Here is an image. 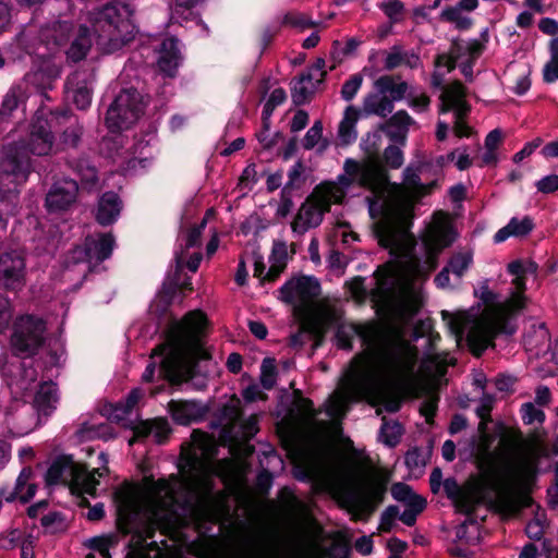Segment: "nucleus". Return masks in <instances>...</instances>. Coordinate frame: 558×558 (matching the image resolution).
<instances>
[{
	"label": "nucleus",
	"mask_w": 558,
	"mask_h": 558,
	"mask_svg": "<svg viewBox=\"0 0 558 558\" xmlns=\"http://www.w3.org/2000/svg\"><path fill=\"white\" fill-rule=\"evenodd\" d=\"M537 461L523 460L515 469L514 493L499 496L498 499L492 497L490 492L496 486L488 482L474 481L466 487H461L454 477H447L444 483V490L459 513L471 515L476 509L486 505L490 509L507 514H517L522 509L529 508L533 504L532 493L538 477Z\"/></svg>",
	"instance_id": "1"
},
{
	"label": "nucleus",
	"mask_w": 558,
	"mask_h": 558,
	"mask_svg": "<svg viewBox=\"0 0 558 558\" xmlns=\"http://www.w3.org/2000/svg\"><path fill=\"white\" fill-rule=\"evenodd\" d=\"M361 338L366 345L379 342L378 359L384 372L391 378L402 380L414 371L417 362V349L407 342L396 327L379 328L375 325L340 324L335 332L337 345L343 350L352 349L353 336Z\"/></svg>",
	"instance_id": "2"
},
{
	"label": "nucleus",
	"mask_w": 558,
	"mask_h": 558,
	"mask_svg": "<svg viewBox=\"0 0 558 558\" xmlns=\"http://www.w3.org/2000/svg\"><path fill=\"white\" fill-rule=\"evenodd\" d=\"M207 324V316L201 310L186 313L183 325H175L170 339L174 352L159 364L160 376L171 386H181L195 377V364L184 362L185 355H192L198 361L211 359V354L203 347L202 333Z\"/></svg>",
	"instance_id": "3"
},
{
	"label": "nucleus",
	"mask_w": 558,
	"mask_h": 558,
	"mask_svg": "<svg viewBox=\"0 0 558 558\" xmlns=\"http://www.w3.org/2000/svg\"><path fill=\"white\" fill-rule=\"evenodd\" d=\"M133 9L120 0L109 1L89 12L96 44L105 53H113L129 45L136 35Z\"/></svg>",
	"instance_id": "4"
},
{
	"label": "nucleus",
	"mask_w": 558,
	"mask_h": 558,
	"mask_svg": "<svg viewBox=\"0 0 558 558\" xmlns=\"http://www.w3.org/2000/svg\"><path fill=\"white\" fill-rule=\"evenodd\" d=\"M390 476L387 473L375 474L366 482L348 486L340 493L342 506L352 514L353 520L367 521L385 500Z\"/></svg>",
	"instance_id": "5"
},
{
	"label": "nucleus",
	"mask_w": 558,
	"mask_h": 558,
	"mask_svg": "<svg viewBox=\"0 0 558 558\" xmlns=\"http://www.w3.org/2000/svg\"><path fill=\"white\" fill-rule=\"evenodd\" d=\"M145 102L136 88H123L111 102L105 116L109 132L120 133L130 129L144 114Z\"/></svg>",
	"instance_id": "6"
},
{
	"label": "nucleus",
	"mask_w": 558,
	"mask_h": 558,
	"mask_svg": "<svg viewBox=\"0 0 558 558\" xmlns=\"http://www.w3.org/2000/svg\"><path fill=\"white\" fill-rule=\"evenodd\" d=\"M46 323L32 314L16 317L12 326L10 344L17 357H31L38 353L45 343Z\"/></svg>",
	"instance_id": "7"
},
{
	"label": "nucleus",
	"mask_w": 558,
	"mask_h": 558,
	"mask_svg": "<svg viewBox=\"0 0 558 558\" xmlns=\"http://www.w3.org/2000/svg\"><path fill=\"white\" fill-rule=\"evenodd\" d=\"M33 155L23 142H11L0 149V180L14 185L25 184L35 171Z\"/></svg>",
	"instance_id": "8"
},
{
	"label": "nucleus",
	"mask_w": 558,
	"mask_h": 558,
	"mask_svg": "<svg viewBox=\"0 0 558 558\" xmlns=\"http://www.w3.org/2000/svg\"><path fill=\"white\" fill-rule=\"evenodd\" d=\"M56 136V151L77 149L82 143L84 128L78 117L70 108L51 110V120Z\"/></svg>",
	"instance_id": "9"
},
{
	"label": "nucleus",
	"mask_w": 558,
	"mask_h": 558,
	"mask_svg": "<svg viewBox=\"0 0 558 558\" xmlns=\"http://www.w3.org/2000/svg\"><path fill=\"white\" fill-rule=\"evenodd\" d=\"M114 500L118 504L116 523L120 534L124 536L133 534L140 544L144 543L147 537L154 536V531L144 536L143 532L138 530L141 509L129 488L116 490Z\"/></svg>",
	"instance_id": "10"
},
{
	"label": "nucleus",
	"mask_w": 558,
	"mask_h": 558,
	"mask_svg": "<svg viewBox=\"0 0 558 558\" xmlns=\"http://www.w3.org/2000/svg\"><path fill=\"white\" fill-rule=\"evenodd\" d=\"M51 120V110H37L29 124V133L23 144L34 156H47L56 151V136Z\"/></svg>",
	"instance_id": "11"
},
{
	"label": "nucleus",
	"mask_w": 558,
	"mask_h": 558,
	"mask_svg": "<svg viewBox=\"0 0 558 558\" xmlns=\"http://www.w3.org/2000/svg\"><path fill=\"white\" fill-rule=\"evenodd\" d=\"M279 300L288 305L307 306L320 295L322 289L318 279L314 276L301 275L287 280L278 290Z\"/></svg>",
	"instance_id": "12"
},
{
	"label": "nucleus",
	"mask_w": 558,
	"mask_h": 558,
	"mask_svg": "<svg viewBox=\"0 0 558 558\" xmlns=\"http://www.w3.org/2000/svg\"><path fill=\"white\" fill-rule=\"evenodd\" d=\"M26 284V263L22 253L11 250L0 253V289L17 293Z\"/></svg>",
	"instance_id": "13"
},
{
	"label": "nucleus",
	"mask_w": 558,
	"mask_h": 558,
	"mask_svg": "<svg viewBox=\"0 0 558 558\" xmlns=\"http://www.w3.org/2000/svg\"><path fill=\"white\" fill-rule=\"evenodd\" d=\"M61 75V68L50 59H44L33 65L25 74L24 80L38 94L50 100L48 92L56 87Z\"/></svg>",
	"instance_id": "14"
},
{
	"label": "nucleus",
	"mask_w": 558,
	"mask_h": 558,
	"mask_svg": "<svg viewBox=\"0 0 558 558\" xmlns=\"http://www.w3.org/2000/svg\"><path fill=\"white\" fill-rule=\"evenodd\" d=\"M391 189L395 197L391 204V215L396 222L404 230H410L414 219V193H410L404 183L385 181Z\"/></svg>",
	"instance_id": "15"
},
{
	"label": "nucleus",
	"mask_w": 558,
	"mask_h": 558,
	"mask_svg": "<svg viewBox=\"0 0 558 558\" xmlns=\"http://www.w3.org/2000/svg\"><path fill=\"white\" fill-rule=\"evenodd\" d=\"M78 184L75 180L57 181L46 194L45 206L49 213L65 211L76 202Z\"/></svg>",
	"instance_id": "16"
},
{
	"label": "nucleus",
	"mask_w": 558,
	"mask_h": 558,
	"mask_svg": "<svg viewBox=\"0 0 558 558\" xmlns=\"http://www.w3.org/2000/svg\"><path fill=\"white\" fill-rule=\"evenodd\" d=\"M168 409L172 420L183 426L201 422L208 412V407L197 400H171Z\"/></svg>",
	"instance_id": "17"
},
{
	"label": "nucleus",
	"mask_w": 558,
	"mask_h": 558,
	"mask_svg": "<svg viewBox=\"0 0 558 558\" xmlns=\"http://www.w3.org/2000/svg\"><path fill=\"white\" fill-rule=\"evenodd\" d=\"M157 52V65L159 71L168 77H175L178 74V69L183 60L179 49V39L173 36L166 37L160 43Z\"/></svg>",
	"instance_id": "18"
},
{
	"label": "nucleus",
	"mask_w": 558,
	"mask_h": 558,
	"mask_svg": "<svg viewBox=\"0 0 558 558\" xmlns=\"http://www.w3.org/2000/svg\"><path fill=\"white\" fill-rule=\"evenodd\" d=\"M344 198L345 191L339 187L333 181L320 182L310 194V199L313 201L318 213L322 214L323 220L325 214L331 210V205L342 204Z\"/></svg>",
	"instance_id": "19"
},
{
	"label": "nucleus",
	"mask_w": 558,
	"mask_h": 558,
	"mask_svg": "<svg viewBox=\"0 0 558 558\" xmlns=\"http://www.w3.org/2000/svg\"><path fill=\"white\" fill-rule=\"evenodd\" d=\"M28 96L22 84L12 85L2 98L0 105V128L13 121L15 113L25 107Z\"/></svg>",
	"instance_id": "20"
},
{
	"label": "nucleus",
	"mask_w": 558,
	"mask_h": 558,
	"mask_svg": "<svg viewBox=\"0 0 558 558\" xmlns=\"http://www.w3.org/2000/svg\"><path fill=\"white\" fill-rule=\"evenodd\" d=\"M121 210L122 201L120 196L113 191L105 192L98 199L95 220L102 227L111 226L118 220Z\"/></svg>",
	"instance_id": "21"
},
{
	"label": "nucleus",
	"mask_w": 558,
	"mask_h": 558,
	"mask_svg": "<svg viewBox=\"0 0 558 558\" xmlns=\"http://www.w3.org/2000/svg\"><path fill=\"white\" fill-rule=\"evenodd\" d=\"M80 463L74 462L72 456L61 454L57 457L48 468L45 481L48 486H54L61 483H66V477L73 482V475Z\"/></svg>",
	"instance_id": "22"
},
{
	"label": "nucleus",
	"mask_w": 558,
	"mask_h": 558,
	"mask_svg": "<svg viewBox=\"0 0 558 558\" xmlns=\"http://www.w3.org/2000/svg\"><path fill=\"white\" fill-rule=\"evenodd\" d=\"M93 46L92 33L86 25H80L72 35L70 46L65 50L66 58L73 63L84 60Z\"/></svg>",
	"instance_id": "23"
},
{
	"label": "nucleus",
	"mask_w": 558,
	"mask_h": 558,
	"mask_svg": "<svg viewBox=\"0 0 558 558\" xmlns=\"http://www.w3.org/2000/svg\"><path fill=\"white\" fill-rule=\"evenodd\" d=\"M323 222L322 214L318 213L310 195L304 203L300 206L298 214L291 222L293 232L303 234L311 228H316Z\"/></svg>",
	"instance_id": "24"
},
{
	"label": "nucleus",
	"mask_w": 558,
	"mask_h": 558,
	"mask_svg": "<svg viewBox=\"0 0 558 558\" xmlns=\"http://www.w3.org/2000/svg\"><path fill=\"white\" fill-rule=\"evenodd\" d=\"M85 242L90 252V257L96 264L108 259L113 252L116 240L111 232L98 233L96 236L87 235Z\"/></svg>",
	"instance_id": "25"
},
{
	"label": "nucleus",
	"mask_w": 558,
	"mask_h": 558,
	"mask_svg": "<svg viewBox=\"0 0 558 558\" xmlns=\"http://www.w3.org/2000/svg\"><path fill=\"white\" fill-rule=\"evenodd\" d=\"M494 336L483 323L474 324L466 333V342L471 353L480 357L488 347L494 345Z\"/></svg>",
	"instance_id": "26"
},
{
	"label": "nucleus",
	"mask_w": 558,
	"mask_h": 558,
	"mask_svg": "<svg viewBox=\"0 0 558 558\" xmlns=\"http://www.w3.org/2000/svg\"><path fill=\"white\" fill-rule=\"evenodd\" d=\"M99 484V480L89 472L88 465L80 463V466L74 471L71 489L73 494H87L92 497H96L97 486Z\"/></svg>",
	"instance_id": "27"
},
{
	"label": "nucleus",
	"mask_w": 558,
	"mask_h": 558,
	"mask_svg": "<svg viewBox=\"0 0 558 558\" xmlns=\"http://www.w3.org/2000/svg\"><path fill=\"white\" fill-rule=\"evenodd\" d=\"M57 401V388L52 384H43L36 391L32 408L39 416H49L53 410V403Z\"/></svg>",
	"instance_id": "28"
},
{
	"label": "nucleus",
	"mask_w": 558,
	"mask_h": 558,
	"mask_svg": "<svg viewBox=\"0 0 558 558\" xmlns=\"http://www.w3.org/2000/svg\"><path fill=\"white\" fill-rule=\"evenodd\" d=\"M331 323L332 318L330 316H312L305 319L301 324L300 328L304 331L308 339L314 340V347L317 348L323 344Z\"/></svg>",
	"instance_id": "29"
},
{
	"label": "nucleus",
	"mask_w": 558,
	"mask_h": 558,
	"mask_svg": "<svg viewBox=\"0 0 558 558\" xmlns=\"http://www.w3.org/2000/svg\"><path fill=\"white\" fill-rule=\"evenodd\" d=\"M374 88L379 94H386L392 100L400 101L405 97L409 85L405 81L396 83L392 75H381L374 82Z\"/></svg>",
	"instance_id": "30"
},
{
	"label": "nucleus",
	"mask_w": 558,
	"mask_h": 558,
	"mask_svg": "<svg viewBox=\"0 0 558 558\" xmlns=\"http://www.w3.org/2000/svg\"><path fill=\"white\" fill-rule=\"evenodd\" d=\"M359 110L353 107H347L344 116L339 123L338 135L342 144L349 145L355 142L357 133L355 131V124L359 120Z\"/></svg>",
	"instance_id": "31"
},
{
	"label": "nucleus",
	"mask_w": 558,
	"mask_h": 558,
	"mask_svg": "<svg viewBox=\"0 0 558 558\" xmlns=\"http://www.w3.org/2000/svg\"><path fill=\"white\" fill-rule=\"evenodd\" d=\"M376 181H388V171L377 163H367L362 167L355 182L362 187H371Z\"/></svg>",
	"instance_id": "32"
},
{
	"label": "nucleus",
	"mask_w": 558,
	"mask_h": 558,
	"mask_svg": "<svg viewBox=\"0 0 558 558\" xmlns=\"http://www.w3.org/2000/svg\"><path fill=\"white\" fill-rule=\"evenodd\" d=\"M175 325H183V318L178 320L175 317L171 316V322L168 324V327L163 331L165 342L157 344L151 350L150 359L155 356L162 357L160 364L174 352L175 348L170 339V335Z\"/></svg>",
	"instance_id": "33"
},
{
	"label": "nucleus",
	"mask_w": 558,
	"mask_h": 558,
	"mask_svg": "<svg viewBox=\"0 0 558 558\" xmlns=\"http://www.w3.org/2000/svg\"><path fill=\"white\" fill-rule=\"evenodd\" d=\"M427 506V501L424 497H415L412 502L405 505L404 511L397 518L407 526H414L417 520V515L421 514Z\"/></svg>",
	"instance_id": "34"
},
{
	"label": "nucleus",
	"mask_w": 558,
	"mask_h": 558,
	"mask_svg": "<svg viewBox=\"0 0 558 558\" xmlns=\"http://www.w3.org/2000/svg\"><path fill=\"white\" fill-rule=\"evenodd\" d=\"M374 235L379 246L390 248L397 244V231L391 223H376L374 227Z\"/></svg>",
	"instance_id": "35"
},
{
	"label": "nucleus",
	"mask_w": 558,
	"mask_h": 558,
	"mask_svg": "<svg viewBox=\"0 0 558 558\" xmlns=\"http://www.w3.org/2000/svg\"><path fill=\"white\" fill-rule=\"evenodd\" d=\"M379 10L388 17L391 25L403 21L404 3L400 0H387L378 4Z\"/></svg>",
	"instance_id": "36"
},
{
	"label": "nucleus",
	"mask_w": 558,
	"mask_h": 558,
	"mask_svg": "<svg viewBox=\"0 0 558 558\" xmlns=\"http://www.w3.org/2000/svg\"><path fill=\"white\" fill-rule=\"evenodd\" d=\"M543 80L545 83L558 80V36L550 40V61L544 66Z\"/></svg>",
	"instance_id": "37"
},
{
	"label": "nucleus",
	"mask_w": 558,
	"mask_h": 558,
	"mask_svg": "<svg viewBox=\"0 0 558 558\" xmlns=\"http://www.w3.org/2000/svg\"><path fill=\"white\" fill-rule=\"evenodd\" d=\"M403 433V427L398 422H388L386 418L383 420V425L380 427V434L384 437L385 445L389 447H395L400 441V438Z\"/></svg>",
	"instance_id": "38"
},
{
	"label": "nucleus",
	"mask_w": 558,
	"mask_h": 558,
	"mask_svg": "<svg viewBox=\"0 0 558 558\" xmlns=\"http://www.w3.org/2000/svg\"><path fill=\"white\" fill-rule=\"evenodd\" d=\"M440 20L454 23L459 31L470 29L473 25L472 19L462 16L459 9L446 7L440 13Z\"/></svg>",
	"instance_id": "39"
},
{
	"label": "nucleus",
	"mask_w": 558,
	"mask_h": 558,
	"mask_svg": "<svg viewBox=\"0 0 558 558\" xmlns=\"http://www.w3.org/2000/svg\"><path fill=\"white\" fill-rule=\"evenodd\" d=\"M441 318L447 323L450 331L458 337H461L469 323V317L465 314L453 315L448 311H441Z\"/></svg>",
	"instance_id": "40"
},
{
	"label": "nucleus",
	"mask_w": 558,
	"mask_h": 558,
	"mask_svg": "<svg viewBox=\"0 0 558 558\" xmlns=\"http://www.w3.org/2000/svg\"><path fill=\"white\" fill-rule=\"evenodd\" d=\"M277 368L275 359L266 357L260 366V384L264 389L271 390L276 385Z\"/></svg>",
	"instance_id": "41"
},
{
	"label": "nucleus",
	"mask_w": 558,
	"mask_h": 558,
	"mask_svg": "<svg viewBox=\"0 0 558 558\" xmlns=\"http://www.w3.org/2000/svg\"><path fill=\"white\" fill-rule=\"evenodd\" d=\"M375 379L371 371H360L353 375L352 387L359 393H368L374 388Z\"/></svg>",
	"instance_id": "42"
},
{
	"label": "nucleus",
	"mask_w": 558,
	"mask_h": 558,
	"mask_svg": "<svg viewBox=\"0 0 558 558\" xmlns=\"http://www.w3.org/2000/svg\"><path fill=\"white\" fill-rule=\"evenodd\" d=\"M204 1L205 0H174L172 14L185 21L192 20L195 17L194 9Z\"/></svg>",
	"instance_id": "43"
},
{
	"label": "nucleus",
	"mask_w": 558,
	"mask_h": 558,
	"mask_svg": "<svg viewBox=\"0 0 558 558\" xmlns=\"http://www.w3.org/2000/svg\"><path fill=\"white\" fill-rule=\"evenodd\" d=\"M116 544L112 536L102 535L95 536L88 539L87 547L96 550L102 558H112L110 548Z\"/></svg>",
	"instance_id": "44"
},
{
	"label": "nucleus",
	"mask_w": 558,
	"mask_h": 558,
	"mask_svg": "<svg viewBox=\"0 0 558 558\" xmlns=\"http://www.w3.org/2000/svg\"><path fill=\"white\" fill-rule=\"evenodd\" d=\"M465 87L460 81H454L450 86V92L446 93L454 104L458 105V110L456 114L458 118H461L463 114H466L470 111V107L466 102L460 101V98L464 97Z\"/></svg>",
	"instance_id": "45"
},
{
	"label": "nucleus",
	"mask_w": 558,
	"mask_h": 558,
	"mask_svg": "<svg viewBox=\"0 0 558 558\" xmlns=\"http://www.w3.org/2000/svg\"><path fill=\"white\" fill-rule=\"evenodd\" d=\"M512 236L521 238L530 234L534 229L535 225L530 216H524L522 219L513 217L508 222Z\"/></svg>",
	"instance_id": "46"
},
{
	"label": "nucleus",
	"mask_w": 558,
	"mask_h": 558,
	"mask_svg": "<svg viewBox=\"0 0 558 558\" xmlns=\"http://www.w3.org/2000/svg\"><path fill=\"white\" fill-rule=\"evenodd\" d=\"M390 493L395 500L403 502L404 505L412 502L415 497H421L413 492L410 485L402 482L393 483L391 485Z\"/></svg>",
	"instance_id": "47"
},
{
	"label": "nucleus",
	"mask_w": 558,
	"mask_h": 558,
	"mask_svg": "<svg viewBox=\"0 0 558 558\" xmlns=\"http://www.w3.org/2000/svg\"><path fill=\"white\" fill-rule=\"evenodd\" d=\"M33 476V469L31 466H24L15 481L14 489L9 493L8 497H5V501L12 502L16 500L17 496L21 495V492L29 484L28 482Z\"/></svg>",
	"instance_id": "48"
},
{
	"label": "nucleus",
	"mask_w": 558,
	"mask_h": 558,
	"mask_svg": "<svg viewBox=\"0 0 558 558\" xmlns=\"http://www.w3.org/2000/svg\"><path fill=\"white\" fill-rule=\"evenodd\" d=\"M385 165L391 169H399L404 162L403 151L397 145H388L383 153Z\"/></svg>",
	"instance_id": "49"
},
{
	"label": "nucleus",
	"mask_w": 558,
	"mask_h": 558,
	"mask_svg": "<svg viewBox=\"0 0 558 558\" xmlns=\"http://www.w3.org/2000/svg\"><path fill=\"white\" fill-rule=\"evenodd\" d=\"M521 416L524 424L530 425L535 422L543 424L546 415L543 410L537 409L533 403L526 402L521 407Z\"/></svg>",
	"instance_id": "50"
},
{
	"label": "nucleus",
	"mask_w": 558,
	"mask_h": 558,
	"mask_svg": "<svg viewBox=\"0 0 558 558\" xmlns=\"http://www.w3.org/2000/svg\"><path fill=\"white\" fill-rule=\"evenodd\" d=\"M413 124H415V120L404 109L398 110L386 122H384V126L386 128L391 129V126H393L402 130H409Z\"/></svg>",
	"instance_id": "51"
},
{
	"label": "nucleus",
	"mask_w": 558,
	"mask_h": 558,
	"mask_svg": "<svg viewBox=\"0 0 558 558\" xmlns=\"http://www.w3.org/2000/svg\"><path fill=\"white\" fill-rule=\"evenodd\" d=\"M282 25H289L303 31L315 27L317 23L312 21L305 14L288 12L282 19Z\"/></svg>",
	"instance_id": "52"
},
{
	"label": "nucleus",
	"mask_w": 558,
	"mask_h": 558,
	"mask_svg": "<svg viewBox=\"0 0 558 558\" xmlns=\"http://www.w3.org/2000/svg\"><path fill=\"white\" fill-rule=\"evenodd\" d=\"M471 263V255L458 253L451 256L446 267H448L452 274L457 275L458 277H461L464 274V271L469 268Z\"/></svg>",
	"instance_id": "53"
},
{
	"label": "nucleus",
	"mask_w": 558,
	"mask_h": 558,
	"mask_svg": "<svg viewBox=\"0 0 558 558\" xmlns=\"http://www.w3.org/2000/svg\"><path fill=\"white\" fill-rule=\"evenodd\" d=\"M323 122L320 120L315 121L302 141L304 149L311 150L317 145L323 136Z\"/></svg>",
	"instance_id": "54"
},
{
	"label": "nucleus",
	"mask_w": 558,
	"mask_h": 558,
	"mask_svg": "<svg viewBox=\"0 0 558 558\" xmlns=\"http://www.w3.org/2000/svg\"><path fill=\"white\" fill-rule=\"evenodd\" d=\"M438 402L439 396L430 395L421 403L420 413L425 417L427 424L434 423V417L438 410Z\"/></svg>",
	"instance_id": "55"
},
{
	"label": "nucleus",
	"mask_w": 558,
	"mask_h": 558,
	"mask_svg": "<svg viewBox=\"0 0 558 558\" xmlns=\"http://www.w3.org/2000/svg\"><path fill=\"white\" fill-rule=\"evenodd\" d=\"M93 90L86 85H78L73 93V102L80 110H86L92 104Z\"/></svg>",
	"instance_id": "56"
},
{
	"label": "nucleus",
	"mask_w": 558,
	"mask_h": 558,
	"mask_svg": "<svg viewBox=\"0 0 558 558\" xmlns=\"http://www.w3.org/2000/svg\"><path fill=\"white\" fill-rule=\"evenodd\" d=\"M362 83L363 77L361 74H353L350 76V78L347 80L341 87V97L347 101L352 100L361 88Z\"/></svg>",
	"instance_id": "57"
},
{
	"label": "nucleus",
	"mask_w": 558,
	"mask_h": 558,
	"mask_svg": "<svg viewBox=\"0 0 558 558\" xmlns=\"http://www.w3.org/2000/svg\"><path fill=\"white\" fill-rule=\"evenodd\" d=\"M399 515V507L396 505L388 506L380 515L378 530L383 533H390L395 526V520Z\"/></svg>",
	"instance_id": "58"
},
{
	"label": "nucleus",
	"mask_w": 558,
	"mask_h": 558,
	"mask_svg": "<svg viewBox=\"0 0 558 558\" xmlns=\"http://www.w3.org/2000/svg\"><path fill=\"white\" fill-rule=\"evenodd\" d=\"M80 180L82 186L86 190H93L98 183V172L94 166H80L78 169Z\"/></svg>",
	"instance_id": "59"
},
{
	"label": "nucleus",
	"mask_w": 558,
	"mask_h": 558,
	"mask_svg": "<svg viewBox=\"0 0 558 558\" xmlns=\"http://www.w3.org/2000/svg\"><path fill=\"white\" fill-rule=\"evenodd\" d=\"M153 435L155 437V441L158 445L166 444L172 432L168 421L165 418H156L153 421Z\"/></svg>",
	"instance_id": "60"
},
{
	"label": "nucleus",
	"mask_w": 558,
	"mask_h": 558,
	"mask_svg": "<svg viewBox=\"0 0 558 558\" xmlns=\"http://www.w3.org/2000/svg\"><path fill=\"white\" fill-rule=\"evenodd\" d=\"M313 90L308 89L303 84L294 83L291 87V98L295 106H302L311 101Z\"/></svg>",
	"instance_id": "61"
},
{
	"label": "nucleus",
	"mask_w": 558,
	"mask_h": 558,
	"mask_svg": "<svg viewBox=\"0 0 558 558\" xmlns=\"http://www.w3.org/2000/svg\"><path fill=\"white\" fill-rule=\"evenodd\" d=\"M304 163L301 159H299L289 170L288 172V182L283 185L282 189L293 191L294 189H299L301 183L300 181L302 173L304 172Z\"/></svg>",
	"instance_id": "62"
},
{
	"label": "nucleus",
	"mask_w": 558,
	"mask_h": 558,
	"mask_svg": "<svg viewBox=\"0 0 558 558\" xmlns=\"http://www.w3.org/2000/svg\"><path fill=\"white\" fill-rule=\"evenodd\" d=\"M172 304L165 299L156 295L155 300L150 304V313L156 316L158 319L166 318L169 315V323L171 322V316L174 317L170 313V306Z\"/></svg>",
	"instance_id": "63"
},
{
	"label": "nucleus",
	"mask_w": 558,
	"mask_h": 558,
	"mask_svg": "<svg viewBox=\"0 0 558 558\" xmlns=\"http://www.w3.org/2000/svg\"><path fill=\"white\" fill-rule=\"evenodd\" d=\"M538 192L550 194L558 191V174H548L535 183Z\"/></svg>",
	"instance_id": "64"
}]
</instances>
